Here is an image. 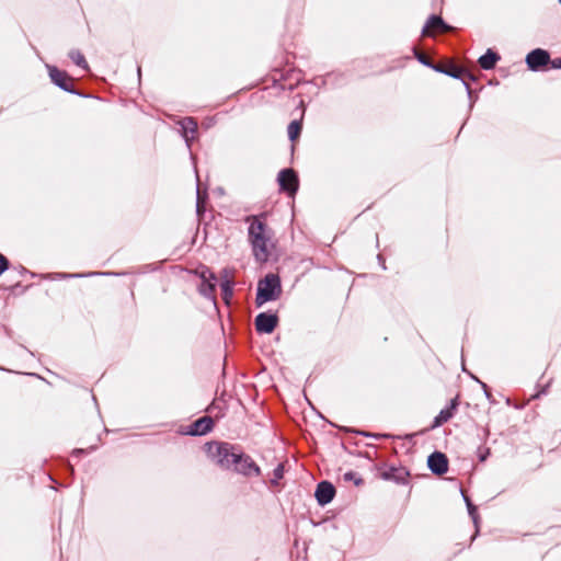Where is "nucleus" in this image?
<instances>
[{
	"label": "nucleus",
	"mask_w": 561,
	"mask_h": 561,
	"mask_svg": "<svg viewBox=\"0 0 561 561\" xmlns=\"http://www.w3.org/2000/svg\"><path fill=\"white\" fill-rule=\"evenodd\" d=\"M247 222L249 224L248 236L253 255L257 262L264 263L268 260L273 248L272 231L262 217L249 216Z\"/></svg>",
	"instance_id": "1"
},
{
	"label": "nucleus",
	"mask_w": 561,
	"mask_h": 561,
	"mask_svg": "<svg viewBox=\"0 0 561 561\" xmlns=\"http://www.w3.org/2000/svg\"><path fill=\"white\" fill-rule=\"evenodd\" d=\"M206 453L211 461L222 468H230L238 460V454L227 443H209Z\"/></svg>",
	"instance_id": "2"
},
{
	"label": "nucleus",
	"mask_w": 561,
	"mask_h": 561,
	"mask_svg": "<svg viewBox=\"0 0 561 561\" xmlns=\"http://www.w3.org/2000/svg\"><path fill=\"white\" fill-rule=\"evenodd\" d=\"M280 293L282 287L278 276H276L275 274H267L257 284V306H262L267 301L276 300L279 297Z\"/></svg>",
	"instance_id": "3"
},
{
	"label": "nucleus",
	"mask_w": 561,
	"mask_h": 561,
	"mask_svg": "<svg viewBox=\"0 0 561 561\" xmlns=\"http://www.w3.org/2000/svg\"><path fill=\"white\" fill-rule=\"evenodd\" d=\"M278 183L282 190L289 193V195H294L298 188V179L295 172L290 169H285L278 174Z\"/></svg>",
	"instance_id": "4"
},
{
	"label": "nucleus",
	"mask_w": 561,
	"mask_h": 561,
	"mask_svg": "<svg viewBox=\"0 0 561 561\" xmlns=\"http://www.w3.org/2000/svg\"><path fill=\"white\" fill-rule=\"evenodd\" d=\"M278 318L276 314L260 313L255 318V328L260 333H272L276 328Z\"/></svg>",
	"instance_id": "5"
},
{
	"label": "nucleus",
	"mask_w": 561,
	"mask_h": 561,
	"mask_svg": "<svg viewBox=\"0 0 561 561\" xmlns=\"http://www.w3.org/2000/svg\"><path fill=\"white\" fill-rule=\"evenodd\" d=\"M550 61L549 54L540 48H537L529 53L526 58V62L531 70H538L541 66L547 65Z\"/></svg>",
	"instance_id": "6"
},
{
	"label": "nucleus",
	"mask_w": 561,
	"mask_h": 561,
	"mask_svg": "<svg viewBox=\"0 0 561 561\" xmlns=\"http://www.w3.org/2000/svg\"><path fill=\"white\" fill-rule=\"evenodd\" d=\"M236 470L245 476H259L260 468L253 462L248 456H241L238 454V460L234 462Z\"/></svg>",
	"instance_id": "7"
},
{
	"label": "nucleus",
	"mask_w": 561,
	"mask_h": 561,
	"mask_svg": "<svg viewBox=\"0 0 561 561\" xmlns=\"http://www.w3.org/2000/svg\"><path fill=\"white\" fill-rule=\"evenodd\" d=\"M430 469L437 474H443L448 470V461L444 454L434 453L428 457Z\"/></svg>",
	"instance_id": "8"
},
{
	"label": "nucleus",
	"mask_w": 561,
	"mask_h": 561,
	"mask_svg": "<svg viewBox=\"0 0 561 561\" xmlns=\"http://www.w3.org/2000/svg\"><path fill=\"white\" fill-rule=\"evenodd\" d=\"M335 494L334 486L329 482H320L316 491V497L321 505L330 503Z\"/></svg>",
	"instance_id": "9"
},
{
	"label": "nucleus",
	"mask_w": 561,
	"mask_h": 561,
	"mask_svg": "<svg viewBox=\"0 0 561 561\" xmlns=\"http://www.w3.org/2000/svg\"><path fill=\"white\" fill-rule=\"evenodd\" d=\"M449 27L444 23V21L436 15H433L427 21L426 25L423 28V35L432 36L436 31L446 32Z\"/></svg>",
	"instance_id": "10"
},
{
	"label": "nucleus",
	"mask_w": 561,
	"mask_h": 561,
	"mask_svg": "<svg viewBox=\"0 0 561 561\" xmlns=\"http://www.w3.org/2000/svg\"><path fill=\"white\" fill-rule=\"evenodd\" d=\"M49 76L55 84L59 85L65 90H70V87L72 84L71 80L64 71H60L56 68H49Z\"/></svg>",
	"instance_id": "11"
},
{
	"label": "nucleus",
	"mask_w": 561,
	"mask_h": 561,
	"mask_svg": "<svg viewBox=\"0 0 561 561\" xmlns=\"http://www.w3.org/2000/svg\"><path fill=\"white\" fill-rule=\"evenodd\" d=\"M202 278L203 283L199 287L201 294L205 297H211L215 289V284L213 282L215 279L214 274L209 271H205L202 273Z\"/></svg>",
	"instance_id": "12"
},
{
	"label": "nucleus",
	"mask_w": 561,
	"mask_h": 561,
	"mask_svg": "<svg viewBox=\"0 0 561 561\" xmlns=\"http://www.w3.org/2000/svg\"><path fill=\"white\" fill-rule=\"evenodd\" d=\"M213 427V420L210 417H202L195 421L192 425L190 434L192 435H204L208 433Z\"/></svg>",
	"instance_id": "13"
},
{
	"label": "nucleus",
	"mask_w": 561,
	"mask_h": 561,
	"mask_svg": "<svg viewBox=\"0 0 561 561\" xmlns=\"http://www.w3.org/2000/svg\"><path fill=\"white\" fill-rule=\"evenodd\" d=\"M497 60L499 56L494 51L489 49L483 56L479 58V64L481 68L489 70L495 66Z\"/></svg>",
	"instance_id": "14"
},
{
	"label": "nucleus",
	"mask_w": 561,
	"mask_h": 561,
	"mask_svg": "<svg viewBox=\"0 0 561 561\" xmlns=\"http://www.w3.org/2000/svg\"><path fill=\"white\" fill-rule=\"evenodd\" d=\"M184 137L187 142H190L192 139H194V135L197 130V124L192 118H185L182 123Z\"/></svg>",
	"instance_id": "15"
},
{
	"label": "nucleus",
	"mask_w": 561,
	"mask_h": 561,
	"mask_svg": "<svg viewBox=\"0 0 561 561\" xmlns=\"http://www.w3.org/2000/svg\"><path fill=\"white\" fill-rule=\"evenodd\" d=\"M220 287L222 290V297H224L225 301L228 304L229 299L232 297L233 282H232V277L229 276L227 272H226V275L220 284Z\"/></svg>",
	"instance_id": "16"
},
{
	"label": "nucleus",
	"mask_w": 561,
	"mask_h": 561,
	"mask_svg": "<svg viewBox=\"0 0 561 561\" xmlns=\"http://www.w3.org/2000/svg\"><path fill=\"white\" fill-rule=\"evenodd\" d=\"M71 60L83 70H88V64L84 56L79 50H72L69 54Z\"/></svg>",
	"instance_id": "17"
},
{
	"label": "nucleus",
	"mask_w": 561,
	"mask_h": 561,
	"mask_svg": "<svg viewBox=\"0 0 561 561\" xmlns=\"http://www.w3.org/2000/svg\"><path fill=\"white\" fill-rule=\"evenodd\" d=\"M434 69L437 71L445 72L455 78H461L462 73H463V70L456 66H450L449 68H446V69L443 67H439V66H434Z\"/></svg>",
	"instance_id": "18"
},
{
	"label": "nucleus",
	"mask_w": 561,
	"mask_h": 561,
	"mask_svg": "<svg viewBox=\"0 0 561 561\" xmlns=\"http://www.w3.org/2000/svg\"><path fill=\"white\" fill-rule=\"evenodd\" d=\"M301 131V124L298 121H293L288 126V137L290 140H296Z\"/></svg>",
	"instance_id": "19"
},
{
	"label": "nucleus",
	"mask_w": 561,
	"mask_h": 561,
	"mask_svg": "<svg viewBox=\"0 0 561 561\" xmlns=\"http://www.w3.org/2000/svg\"><path fill=\"white\" fill-rule=\"evenodd\" d=\"M451 417V411L449 409L442 410L435 419V426H439L447 422Z\"/></svg>",
	"instance_id": "20"
},
{
	"label": "nucleus",
	"mask_w": 561,
	"mask_h": 561,
	"mask_svg": "<svg viewBox=\"0 0 561 561\" xmlns=\"http://www.w3.org/2000/svg\"><path fill=\"white\" fill-rule=\"evenodd\" d=\"M284 467L283 465H278L273 472V479L271 480L272 484H277L278 480L283 478Z\"/></svg>",
	"instance_id": "21"
},
{
	"label": "nucleus",
	"mask_w": 561,
	"mask_h": 561,
	"mask_svg": "<svg viewBox=\"0 0 561 561\" xmlns=\"http://www.w3.org/2000/svg\"><path fill=\"white\" fill-rule=\"evenodd\" d=\"M8 261L7 259L0 254V275L7 270Z\"/></svg>",
	"instance_id": "22"
},
{
	"label": "nucleus",
	"mask_w": 561,
	"mask_h": 561,
	"mask_svg": "<svg viewBox=\"0 0 561 561\" xmlns=\"http://www.w3.org/2000/svg\"><path fill=\"white\" fill-rule=\"evenodd\" d=\"M549 62L551 65V68H554V69L561 68V58H556Z\"/></svg>",
	"instance_id": "23"
},
{
	"label": "nucleus",
	"mask_w": 561,
	"mask_h": 561,
	"mask_svg": "<svg viewBox=\"0 0 561 561\" xmlns=\"http://www.w3.org/2000/svg\"><path fill=\"white\" fill-rule=\"evenodd\" d=\"M416 57H417V59H419L422 64H424V65H428V61L426 60V58H425V56H424V55H422V54H416Z\"/></svg>",
	"instance_id": "24"
},
{
	"label": "nucleus",
	"mask_w": 561,
	"mask_h": 561,
	"mask_svg": "<svg viewBox=\"0 0 561 561\" xmlns=\"http://www.w3.org/2000/svg\"><path fill=\"white\" fill-rule=\"evenodd\" d=\"M468 507H469V514L472 516L474 523H477V519L474 516V507L470 503H468Z\"/></svg>",
	"instance_id": "25"
},
{
	"label": "nucleus",
	"mask_w": 561,
	"mask_h": 561,
	"mask_svg": "<svg viewBox=\"0 0 561 561\" xmlns=\"http://www.w3.org/2000/svg\"><path fill=\"white\" fill-rule=\"evenodd\" d=\"M201 208V193L199 191H197V209L199 210Z\"/></svg>",
	"instance_id": "26"
},
{
	"label": "nucleus",
	"mask_w": 561,
	"mask_h": 561,
	"mask_svg": "<svg viewBox=\"0 0 561 561\" xmlns=\"http://www.w3.org/2000/svg\"><path fill=\"white\" fill-rule=\"evenodd\" d=\"M352 476H353V473H352V472H348V473H345V474H344V477H345V479H346V480L352 479Z\"/></svg>",
	"instance_id": "27"
}]
</instances>
